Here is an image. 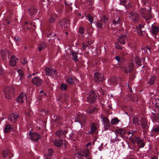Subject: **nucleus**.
Returning a JSON list of instances; mask_svg holds the SVG:
<instances>
[{
	"mask_svg": "<svg viewBox=\"0 0 159 159\" xmlns=\"http://www.w3.org/2000/svg\"><path fill=\"white\" fill-rule=\"evenodd\" d=\"M91 143H88L85 145V148L81 149L75 152V155L79 158H82L83 157H86L89 154V150L91 148Z\"/></svg>",
	"mask_w": 159,
	"mask_h": 159,
	"instance_id": "nucleus-1",
	"label": "nucleus"
},
{
	"mask_svg": "<svg viewBox=\"0 0 159 159\" xmlns=\"http://www.w3.org/2000/svg\"><path fill=\"white\" fill-rule=\"evenodd\" d=\"M149 10H147L145 8H143L139 11L140 14L146 20H149L152 18V16L150 13L151 7H149Z\"/></svg>",
	"mask_w": 159,
	"mask_h": 159,
	"instance_id": "nucleus-2",
	"label": "nucleus"
},
{
	"mask_svg": "<svg viewBox=\"0 0 159 159\" xmlns=\"http://www.w3.org/2000/svg\"><path fill=\"white\" fill-rule=\"evenodd\" d=\"M14 89L12 87H6L4 90L5 97L8 99L11 98L13 96Z\"/></svg>",
	"mask_w": 159,
	"mask_h": 159,
	"instance_id": "nucleus-3",
	"label": "nucleus"
},
{
	"mask_svg": "<svg viewBox=\"0 0 159 159\" xmlns=\"http://www.w3.org/2000/svg\"><path fill=\"white\" fill-rule=\"evenodd\" d=\"M140 122V125L142 128L143 129V132L146 134L148 131L149 127V123L148 122L147 120L144 118H142L139 120Z\"/></svg>",
	"mask_w": 159,
	"mask_h": 159,
	"instance_id": "nucleus-4",
	"label": "nucleus"
},
{
	"mask_svg": "<svg viewBox=\"0 0 159 159\" xmlns=\"http://www.w3.org/2000/svg\"><path fill=\"white\" fill-rule=\"evenodd\" d=\"M86 119V116L84 114H77L75 119V122H79L81 126H83Z\"/></svg>",
	"mask_w": 159,
	"mask_h": 159,
	"instance_id": "nucleus-5",
	"label": "nucleus"
},
{
	"mask_svg": "<svg viewBox=\"0 0 159 159\" xmlns=\"http://www.w3.org/2000/svg\"><path fill=\"white\" fill-rule=\"evenodd\" d=\"M127 134L129 135V137L130 140H132L134 142H136L138 141V144L139 145L140 148H143L144 147L145 144L141 140H139V139L138 138H136L134 139V138L132 137V136L133 135L134 132H128L126 133Z\"/></svg>",
	"mask_w": 159,
	"mask_h": 159,
	"instance_id": "nucleus-6",
	"label": "nucleus"
},
{
	"mask_svg": "<svg viewBox=\"0 0 159 159\" xmlns=\"http://www.w3.org/2000/svg\"><path fill=\"white\" fill-rule=\"evenodd\" d=\"M44 70L47 75L52 76L54 78H56L58 77V73L55 70L49 67H46Z\"/></svg>",
	"mask_w": 159,
	"mask_h": 159,
	"instance_id": "nucleus-7",
	"label": "nucleus"
},
{
	"mask_svg": "<svg viewBox=\"0 0 159 159\" xmlns=\"http://www.w3.org/2000/svg\"><path fill=\"white\" fill-rule=\"evenodd\" d=\"M128 16L130 20H132L135 23L138 22L139 21V16L137 13L131 12L129 13Z\"/></svg>",
	"mask_w": 159,
	"mask_h": 159,
	"instance_id": "nucleus-8",
	"label": "nucleus"
},
{
	"mask_svg": "<svg viewBox=\"0 0 159 159\" xmlns=\"http://www.w3.org/2000/svg\"><path fill=\"white\" fill-rule=\"evenodd\" d=\"M107 18H106L105 16L104 15L101 20L97 22V26L100 28H102L103 26L107 21Z\"/></svg>",
	"mask_w": 159,
	"mask_h": 159,
	"instance_id": "nucleus-9",
	"label": "nucleus"
},
{
	"mask_svg": "<svg viewBox=\"0 0 159 159\" xmlns=\"http://www.w3.org/2000/svg\"><path fill=\"white\" fill-rule=\"evenodd\" d=\"M32 82L36 86H40L42 84L43 81L39 77H35L32 79Z\"/></svg>",
	"mask_w": 159,
	"mask_h": 159,
	"instance_id": "nucleus-10",
	"label": "nucleus"
},
{
	"mask_svg": "<svg viewBox=\"0 0 159 159\" xmlns=\"http://www.w3.org/2000/svg\"><path fill=\"white\" fill-rule=\"evenodd\" d=\"M87 100L90 103L94 102L96 100L95 95L94 92H89L88 96L87 97Z\"/></svg>",
	"mask_w": 159,
	"mask_h": 159,
	"instance_id": "nucleus-11",
	"label": "nucleus"
},
{
	"mask_svg": "<svg viewBox=\"0 0 159 159\" xmlns=\"http://www.w3.org/2000/svg\"><path fill=\"white\" fill-rule=\"evenodd\" d=\"M67 132L66 130H59L56 133V135L58 138H62L64 137Z\"/></svg>",
	"mask_w": 159,
	"mask_h": 159,
	"instance_id": "nucleus-12",
	"label": "nucleus"
},
{
	"mask_svg": "<svg viewBox=\"0 0 159 159\" xmlns=\"http://www.w3.org/2000/svg\"><path fill=\"white\" fill-rule=\"evenodd\" d=\"M30 136L31 139L35 141H38L40 138L41 136L40 134L37 133H33L30 134Z\"/></svg>",
	"mask_w": 159,
	"mask_h": 159,
	"instance_id": "nucleus-13",
	"label": "nucleus"
},
{
	"mask_svg": "<svg viewBox=\"0 0 159 159\" xmlns=\"http://www.w3.org/2000/svg\"><path fill=\"white\" fill-rule=\"evenodd\" d=\"M18 117L19 115H17L16 113H12L9 115L8 119L12 122H15L16 120Z\"/></svg>",
	"mask_w": 159,
	"mask_h": 159,
	"instance_id": "nucleus-14",
	"label": "nucleus"
},
{
	"mask_svg": "<svg viewBox=\"0 0 159 159\" xmlns=\"http://www.w3.org/2000/svg\"><path fill=\"white\" fill-rule=\"evenodd\" d=\"M94 78L96 81H102L103 80V74L97 72L94 75Z\"/></svg>",
	"mask_w": 159,
	"mask_h": 159,
	"instance_id": "nucleus-15",
	"label": "nucleus"
},
{
	"mask_svg": "<svg viewBox=\"0 0 159 159\" xmlns=\"http://www.w3.org/2000/svg\"><path fill=\"white\" fill-rule=\"evenodd\" d=\"M133 69V65L132 63L129 64L123 68V71L126 73H130Z\"/></svg>",
	"mask_w": 159,
	"mask_h": 159,
	"instance_id": "nucleus-16",
	"label": "nucleus"
},
{
	"mask_svg": "<svg viewBox=\"0 0 159 159\" xmlns=\"http://www.w3.org/2000/svg\"><path fill=\"white\" fill-rule=\"evenodd\" d=\"M121 21V19L119 17H116L112 21V24L114 25L118 26L120 25Z\"/></svg>",
	"mask_w": 159,
	"mask_h": 159,
	"instance_id": "nucleus-17",
	"label": "nucleus"
},
{
	"mask_svg": "<svg viewBox=\"0 0 159 159\" xmlns=\"http://www.w3.org/2000/svg\"><path fill=\"white\" fill-rule=\"evenodd\" d=\"M17 60H18V59L16 58L15 56H11V60H10V65L12 66H15L16 64Z\"/></svg>",
	"mask_w": 159,
	"mask_h": 159,
	"instance_id": "nucleus-18",
	"label": "nucleus"
},
{
	"mask_svg": "<svg viewBox=\"0 0 159 159\" xmlns=\"http://www.w3.org/2000/svg\"><path fill=\"white\" fill-rule=\"evenodd\" d=\"M69 21L68 20H63L61 22H59V24L61 25L62 27H63L65 29L67 28L69 24Z\"/></svg>",
	"mask_w": 159,
	"mask_h": 159,
	"instance_id": "nucleus-19",
	"label": "nucleus"
},
{
	"mask_svg": "<svg viewBox=\"0 0 159 159\" xmlns=\"http://www.w3.org/2000/svg\"><path fill=\"white\" fill-rule=\"evenodd\" d=\"M53 150L52 149H48L47 154L45 155L46 158L47 159H51L53 156Z\"/></svg>",
	"mask_w": 159,
	"mask_h": 159,
	"instance_id": "nucleus-20",
	"label": "nucleus"
},
{
	"mask_svg": "<svg viewBox=\"0 0 159 159\" xmlns=\"http://www.w3.org/2000/svg\"><path fill=\"white\" fill-rule=\"evenodd\" d=\"M126 39L125 35H121L118 39V42L120 44H124L125 43Z\"/></svg>",
	"mask_w": 159,
	"mask_h": 159,
	"instance_id": "nucleus-21",
	"label": "nucleus"
},
{
	"mask_svg": "<svg viewBox=\"0 0 159 159\" xmlns=\"http://www.w3.org/2000/svg\"><path fill=\"white\" fill-rule=\"evenodd\" d=\"M54 144L57 147H60L63 144V140L59 139H55L54 141Z\"/></svg>",
	"mask_w": 159,
	"mask_h": 159,
	"instance_id": "nucleus-22",
	"label": "nucleus"
},
{
	"mask_svg": "<svg viewBox=\"0 0 159 159\" xmlns=\"http://www.w3.org/2000/svg\"><path fill=\"white\" fill-rule=\"evenodd\" d=\"M28 11L30 12V14L31 16H32L36 13L37 11L35 7H32L28 9Z\"/></svg>",
	"mask_w": 159,
	"mask_h": 159,
	"instance_id": "nucleus-23",
	"label": "nucleus"
},
{
	"mask_svg": "<svg viewBox=\"0 0 159 159\" xmlns=\"http://www.w3.org/2000/svg\"><path fill=\"white\" fill-rule=\"evenodd\" d=\"M57 16V15L55 13L52 14L49 18V22L51 23L55 21Z\"/></svg>",
	"mask_w": 159,
	"mask_h": 159,
	"instance_id": "nucleus-24",
	"label": "nucleus"
},
{
	"mask_svg": "<svg viewBox=\"0 0 159 159\" xmlns=\"http://www.w3.org/2000/svg\"><path fill=\"white\" fill-rule=\"evenodd\" d=\"M25 99H26V97L25 95L23 93H21L18 98L17 101L19 102L23 103L24 100Z\"/></svg>",
	"mask_w": 159,
	"mask_h": 159,
	"instance_id": "nucleus-25",
	"label": "nucleus"
},
{
	"mask_svg": "<svg viewBox=\"0 0 159 159\" xmlns=\"http://www.w3.org/2000/svg\"><path fill=\"white\" fill-rule=\"evenodd\" d=\"M75 77H69L67 78V81L68 83L70 84H73L75 82Z\"/></svg>",
	"mask_w": 159,
	"mask_h": 159,
	"instance_id": "nucleus-26",
	"label": "nucleus"
},
{
	"mask_svg": "<svg viewBox=\"0 0 159 159\" xmlns=\"http://www.w3.org/2000/svg\"><path fill=\"white\" fill-rule=\"evenodd\" d=\"M46 95V93H44L43 91H41L39 94V96L38 98V100H41L42 99L44 98Z\"/></svg>",
	"mask_w": 159,
	"mask_h": 159,
	"instance_id": "nucleus-27",
	"label": "nucleus"
},
{
	"mask_svg": "<svg viewBox=\"0 0 159 159\" xmlns=\"http://www.w3.org/2000/svg\"><path fill=\"white\" fill-rule=\"evenodd\" d=\"M159 31V28L156 26H152V33L153 35H155Z\"/></svg>",
	"mask_w": 159,
	"mask_h": 159,
	"instance_id": "nucleus-28",
	"label": "nucleus"
},
{
	"mask_svg": "<svg viewBox=\"0 0 159 159\" xmlns=\"http://www.w3.org/2000/svg\"><path fill=\"white\" fill-rule=\"evenodd\" d=\"M97 125L95 123H93L91 126V130L89 132L90 134H93L97 129V127L96 126Z\"/></svg>",
	"mask_w": 159,
	"mask_h": 159,
	"instance_id": "nucleus-29",
	"label": "nucleus"
},
{
	"mask_svg": "<svg viewBox=\"0 0 159 159\" xmlns=\"http://www.w3.org/2000/svg\"><path fill=\"white\" fill-rule=\"evenodd\" d=\"M1 55L3 59H4L7 55H8L9 52L8 50H2L1 52Z\"/></svg>",
	"mask_w": 159,
	"mask_h": 159,
	"instance_id": "nucleus-30",
	"label": "nucleus"
},
{
	"mask_svg": "<svg viewBox=\"0 0 159 159\" xmlns=\"http://www.w3.org/2000/svg\"><path fill=\"white\" fill-rule=\"evenodd\" d=\"M72 55V59L75 61H78L77 56V55L78 54L76 52H75L74 51H72L71 52Z\"/></svg>",
	"mask_w": 159,
	"mask_h": 159,
	"instance_id": "nucleus-31",
	"label": "nucleus"
},
{
	"mask_svg": "<svg viewBox=\"0 0 159 159\" xmlns=\"http://www.w3.org/2000/svg\"><path fill=\"white\" fill-rule=\"evenodd\" d=\"M54 120L55 122L57 123L58 124H61V121L60 118L59 116H54Z\"/></svg>",
	"mask_w": 159,
	"mask_h": 159,
	"instance_id": "nucleus-32",
	"label": "nucleus"
},
{
	"mask_svg": "<svg viewBox=\"0 0 159 159\" xmlns=\"http://www.w3.org/2000/svg\"><path fill=\"white\" fill-rule=\"evenodd\" d=\"M116 132L118 134H120L121 135L124 134L126 132L125 130L123 129H116Z\"/></svg>",
	"mask_w": 159,
	"mask_h": 159,
	"instance_id": "nucleus-33",
	"label": "nucleus"
},
{
	"mask_svg": "<svg viewBox=\"0 0 159 159\" xmlns=\"http://www.w3.org/2000/svg\"><path fill=\"white\" fill-rule=\"evenodd\" d=\"M142 28V27L141 25H139V26L136 27L138 34L139 35H142L143 34V32L141 30Z\"/></svg>",
	"mask_w": 159,
	"mask_h": 159,
	"instance_id": "nucleus-34",
	"label": "nucleus"
},
{
	"mask_svg": "<svg viewBox=\"0 0 159 159\" xmlns=\"http://www.w3.org/2000/svg\"><path fill=\"white\" fill-rule=\"evenodd\" d=\"M11 130V127L9 125H7L4 128V132L7 133L9 132Z\"/></svg>",
	"mask_w": 159,
	"mask_h": 159,
	"instance_id": "nucleus-35",
	"label": "nucleus"
},
{
	"mask_svg": "<svg viewBox=\"0 0 159 159\" xmlns=\"http://www.w3.org/2000/svg\"><path fill=\"white\" fill-rule=\"evenodd\" d=\"M152 132L153 133L156 134L157 133L159 132V127L158 126H153L152 129Z\"/></svg>",
	"mask_w": 159,
	"mask_h": 159,
	"instance_id": "nucleus-36",
	"label": "nucleus"
},
{
	"mask_svg": "<svg viewBox=\"0 0 159 159\" xmlns=\"http://www.w3.org/2000/svg\"><path fill=\"white\" fill-rule=\"evenodd\" d=\"M119 121V120L118 119L115 117L112 119L111 120V123L112 125H116V124H118Z\"/></svg>",
	"mask_w": 159,
	"mask_h": 159,
	"instance_id": "nucleus-37",
	"label": "nucleus"
},
{
	"mask_svg": "<svg viewBox=\"0 0 159 159\" xmlns=\"http://www.w3.org/2000/svg\"><path fill=\"white\" fill-rule=\"evenodd\" d=\"M46 47V44L44 43H41L39 45L38 47V49L39 51H41L43 49L45 48Z\"/></svg>",
	"mask_w": 159,
	"mask_h": 159,
	"instance_id": "nucleus-38",
	"label": "nucleus"
},
{
	"mask_svg": "<svg viewBox=\"0 0 159 159\" xmlns=\"http://www.w3.org/2000/svg\"><path fill=\"white\" fill-rule=\"evenodd\" d=\"M10 152L9 150H3L2 152V155L3 157L4 158H6L9 154Z\"/></svg>",
	"mask_w": 159,
	"mask_h": 159,
	"instance_id": "nucleus-39",
	"label": "nucleus"
},
{
	"mask_svg": "<svg viewBox=\"0 0 159 159\" xmlns=\"http://www.w3.org/2000/svg\"><path fill=\"white\" fill-rule=\"evenodd\" d=\"M67 88V85L66 84L64 83L61 84L60 88L62 90H66Z\"/></svg>",
	"mask_w": 159,
	"mask_h": 159,
	"instance_id": "nucleus-40",
	"label": "nucleus"
},
{
	"mask_svg": "<svg viewBox=\"0 0 159 159\" xmlns=\"http://www.w3.org/2000/svg\"><path fill=\"white\" fill-rule=\"evenodd\" d=\"M155 79V76H152L151 77V79L149 81V84L150 85H152L154 83Z\"/></svg>",
	"mask_w": 159,
	"mask_h": 159,
	"instance_id": "nucleus-41",
	"label": "nucleus"
},
{
	"mask_svg": "<svg viewBox=\"0 0 159 159\" xmlns=\"http://www.w3.org/2000/svg\"><path fill=\"white\" fill-rule=\"evenodd\" d=\"M84 29L82 27H80L79 28V32L81 37H83V34L84 33Z\"/></svg>",
	"mask_w": 159,
	"mask_h": 159,
	"instance_id": "nucleus-42",
	"label": "nucleus"
},
{
	"mask_svg": "<svg viewBox=\"0 0 159 159\" xmlns=\"http://www.w3.org/2000/svg\"><path fill=\"white\" fill-rule=\"evenodd\" d=\"M124 6L126 9L130 8L132 6V3L130 2H127V3L125 4Z\"/></svg>",
	"mask_w": 159,
	"mask_h": 159,
	"instance_id": "nucleus-43",
	"label": "nucleus"
},
{
	"mask_svg": "<svg viewBox=\"0 0 159 159\" xmlns=\"http://www.w3.org/2000/svg\"><path fill=\"white\" fill-rule=\"evenodd\" d=\"M110 82L113 84H116L117 83V80L116 78L112 77L110 80Z\"/></svg>",
	"mask_w": 159,
	"mask_h": 159,
	"instance_id": "nucleus-44",
	"label": "nucleus"
},
{
	"mask_svg": "<svg viewBox=\"0 0 159 159\" xmlns=\"http://www.w3.org/2000/svg\"><path fill=\"white\" fill-rule=\"evenodd\" d=\"M104 128L105 130H107L108 128L110 127V121L104 124Z\"/></svg>",
	"mask_w": 159,
	"mask_h": 159,
	"instance_id": "nucleus-45",
	"label": "nucleus"
},
{
	"mask_svg": "<svg viewBox=\"0 0 159 159\" xmlns=\"http://www.w3.org/2000/svg\"><path fill=\"white\" fill-rule=\"evenodd\" d=\"M95 109H96V108L93 107L89 108L87 110V112L89 113H92L94 111Z\"/></svg>",
	"mask_w": 159,
	"mask_h": 159,
	"instance_id": "nucleus-46",
	"label": "nucleus"
},
{
	"mask_svg": "<svg viewBox=\"0 0 159 159\" xmlns=\"http://www.w3.org/2000/svg\"><path fill=\"white\" fill-rule=\"evenodd\" d=\"M87 17L88 18V20L90 22L91 24H92L93 22V16L90 15L88 14L87 15Z\"/></svg>",
	"mask_w": 159,
	"mask_h": 159,
	"instance_id": "nucleus-47",
	"label": "nucleus"
},
{
	"mask_svg": "<svg viewBox=\"0 0 159 159\" xmlns=\"http://www.w3.org/2000/svg\"><path fill=\"white\" fill-rule=\"evenodd\" d=\"M150 48H149L148 47L146 48H143V51L144 53H148V51H149V52H150Z\"/></svg>",
	"mask_w": 159,
	"mask_h": 159,
	"instance_id": "nucleus-48",
	"label": "nucleus"
},
{
	"mask_svg": "<svg viewBox=\"0 0 159 159\" xmlns=\"http://www.w3.org/2000/svg\"><path fill=\"white\" fill-rule=\"evenodd\" d=\"M141 4L143 6L147 5L148 4V1L146 0H142Z\"/></svg>",
	"mask_w": 159,
	"mask_h": 159,
	"instance_id": "nucleus-49",
	"label": "nucleus"
},
{
	"mask_svg": "<svg viewBox=\"0 0 159 159\" xmlns=\"http://www.w3.org/2000/svg\"><path fill=\"white\" fill-rule=\"evenodd\" d=\"M120 5H124L126 3H127V1L126 0H120Z\"/></svg>",
	"mask_w": 159,
	"mask_h": 159,
	"instance_id": "nucleus-50",
	"label": "nucleus"
},
{
	"mask_svg": "<svg viewBox=\"0 0 159 159\" xmlns=\"http://www.w3.org/2000/svg\"><path fill=\"white\" fill-rule=\"evenodd\" d=\"M133 121L135 124H137L138 125H139V121L137 118H134L133 119Z\"/></svg>",
	"mask_w": 159,
	"mask_h": 159,
	"instance_id": "nucleus-51",
	"label": "nucleus"
},
{
	"mask_svg": "<svg viewBox=\"0 0 159 159\" xmlns=\"http://www.w3.org/2000/svg\"><path fill=\"white\" fill-rule=\"evenodd\" d=\"M47 112L48 110H45L44 109H43L40 112V114L42 115L46 114L47 113Z\"/></svg>",
	"mask_w": 159,
	"mask_h": 159,
	"instance_id": "nucleus-52",
	"label": "nucleus"
},
{
	"mask_svg": "<svg viewBox=\"0 0 159 159\" xmlns=\"http://www.w3.org/2000/svg\"><path fill=\"white\" fill-rule=\"evenodd\" d=\"M152 118L153 119L155 120V121L158 120L159 121V113L157 115V116H152Z\"/></svg>",
	"mask_w": 159,
	"mask_h": 159,
	"instance_id": "nucleus-53",
	"label": "nucleus"
},
{
	"mask_svg": "<svg viewBox=\"0 0 159 159\" xmlns=\"http://www.w3.org/2000/svg\"><path fill=\"white\" fill-rule=\"evenodd\" d=\"M17 71L19 75L20 76V78H21V77H22L23 75V73L22 70H18Z\"/></svg>",
	"mask_w": 159,
	"mask_h": 159,
	"instance_id": "nucleus-54",
	"label": "nucleus"
},
{
	"mask_svg": "<svg viewBox=\"0 0 159 159\" xmlns=\"http://www.w3.org/2000/svg\"><path fill=\"white\" fill-rule=\"evenodd\" d=\"M4 21H6L7 24H9L10 23V18H7L4 19Z\"/></svg>",
	"mask_w": 159,
	"mask_h": 159,
	"instance_id": "nucleus-55",
	"label": "nucleus"
},
{
	"mask_svg": "<svg viewBox=\"0 0 159 159\" xmlns=\"http://www.w3.org/2000/svg\"><path fill=\"white\" fill-rule=\"evenodd\" d=\"M102 121L104 124L109 121V120L106 117H104V118L103 119Z\"/></svg>",
	"mask_w": 159,
	"mask_h": 159,
	"instance_id": "nucleus-56",
	"label": "nucleus"
},
{
	"mask_svg": "<svg viewBox=\"0 0 159 159\" xmlns=\"http://www.w3.org/2000/svg\"><path fill=\"white\" fill-rule=\"evenodd\" d=\"M115 47L117 49H121L122 48L118 44H115Z\"/></svg>",
	"mask_w": 159,
	"mask_h": 159,
	"instance_id": "nucleus-57",
	"label": "nucleus"
},
{
	"mask_svg": "<svg viewBox=\"0 0 159 159\" xmlns=\"http://www.w3.org/2000/svg\"><path fill=\"white\" fill-rule=\"evenodd\" d=\"M14 39L16 41H20V39L18 36L15 37L14 38Z\"/></svg>",
	"mask_w": 159,
	"mask_h": 159,
	"instance_id": "nucleus-58",
	"label": "nucleus"
},
{
	"mask_svg": "<svg viewBox=\"0 0 159 159\" xmlns=\"http://www.w3.org/2000/svg\"><path fill=\"white\" fill-rule=\"evenodd\" d=\"M115 59L118 61V63L120 60V57L119 56H116L115 57Z\"/></svg>",
	"mask_w": 159,
	"mask_h": 159,
	"instance_id": "nucleus-59",
	"label": "nucleus"
},
{
	"mask_svg": "<svg viewBox=\"0 0 159 159\" xmlns=\"http://www.w3.org/2000/svg\"><path fill=\"white\" fill-rule=\"evenodd\" d=\"M32 114V112L31 111H30L28 113H26V115L30 117L31 116Z\"/></svg>",
	"mask_w": 159,
	"mask_h": 159,
	"instance_id": "nucleus-60",
	"label": "nucleus"
},
{
	"mask_svg": "<svg viewBox=\"0 0 159 159\" xmlns=\"http://www.w3.org/2000/svg\"><path fill=\"white\" fill-rule=\"evenodd\" d=\"M130 77L132 78L133 79L135 77V76L133 74H130Z\"/></svg>",
	"mask_w": 159,
	"mask_h": 159,
	"instance_id": "nucleus-61",
	"label": "nucleus"
},
{
	"mask_svg": "<svg viewBox=\"0 0 159 159\" xmlns=\"http://www.w3.org/2000/svg\"><path fill=\"white\" fill-rule=\"evenodd\" d=\"M63 98H62V96H61L59 98V101L62 102L63 101Z\"/></svg>",
	"mask_w": 159,
	"mask_h": 159,
	"instance_id": "nucleus-62",
	"label": "nucleus"
},
{
	"mask_svg": "<svg viewBox=\"0 0 159 159\" xmlns=\"http://www.w3.org/2000/svg\"><path fill=\"white\" fill-rule=\"evenodd\" d=\"M157 100H158V102H157L156 103V106L157 107H159V99H158Z\"/></svg>",
	"mask_w": 159,
	"mask_h": 159,
	"instance_id": "nucleus-63",
	"label": "nucleus"
},
{
	"mask_svg": "<svg viewBox=\"0 0 159 159\" xmlns=\"http://www.w3.org/2000/svg\"><path fill=\"white\" fill-rule=\"evenodd\" d=\"M27 62V61L25 59H23V63L24 64H26Z\"/></svg>",
	"mask_w": 159,
	"mask_h": 159,
	"instance_id": "nucleus-64",
	"label": "nucleus"
}]
</instances>
